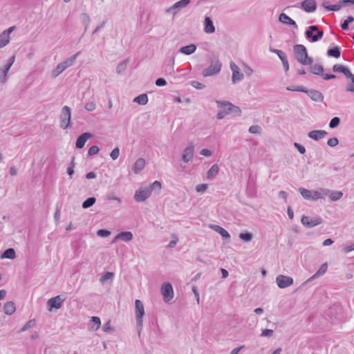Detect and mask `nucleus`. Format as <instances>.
Masks as SVG:
<instances>
[{
  "label": "nucleus",
  "instance_id": "obj_24",
  "mask_svg": "<svg viewBox=\"0 0 354 354\" xmlns=\"http://www.w3.org/2000/svg\"><path fill=\"white\" fill-rule=\"evenodd\" d=\"M3 310L4 313L8 315H12L16 310L15 304L12 301L6 302L3 306Z\"/></svg>",
  "mask_w": 354,
  "mask_h": 354
},
{
  "label": "nucleus",
  "instance_id": "obj_27",
  "mask_svg": "<svg viewBox=\"0 0 354 354\" xmlns=\"http://www.w3.org/2000/svg\"><path fill=\"white\" fill-rule=\"evenodd\" d=\"M219 167L217 164L213 165L207 172V178L209 180L214 179L218 174Z\"/></svg>",
  "mask_w": 354,
  "mask_h": 354
},
{
  "label": "nucleus",
  "instance_id": "obj_17",
  "mask_svg": "<svg viewBox=\"0 0 354 354\" xmlns=\"http://www.w3.org/2000/svg\"><path fill=\"white\" fill-rule=\"evenodd\" d=\"M327 134L328 133L324 130H313L310 131L308 136L310 138L318 141L324 138Z\"/></svg>",
  "mask_w": 354,
  "mask_h": 354
},
{
  "label": "nucleus",
  "instance_id": "obj_2",
  "mask_svg": "<svg viewBox=\"0 0 354 354\" xmlns=\"http://www.w3.org/2000/svg\"><path fill=\"white\" fill-rule=\"evenodd\" d=\"M221 63L216 57H211L209 66L203 70V75L204 77L215 75L220 73L221 69Z\"/></svg>",
  "mask_w": 354,
  "mask_h": 354
},
{
  "label": "nucleus",
  "instance_id": "obj_11",
  "mask_svg": "<svg viewBox=\"0 0 354 354\" xmlns=\"http://www.w3.org/2000/svg\"><path fill=\"white\" fill-rule=\"evenodd\" d=\"M64 300L65 299L61 298V295H57L56 297L49 299L47 301L48 310H52L53 308H60Z\"/></svg>",
  "mask_w": 354,
  "mask_h": 354
},
{
  "label": "nucleus",
  "instance_id": "obj_63",
  "mask_svg": "<svg viewBox=\"0 0 354 354\" xmlns=\"http://www.w3.org/2000/svg\"><path fill=\"white\" fill-rule=\"evenodd\" d=\"M207 189V184H201L196 186V190L197 192H203Z\"/></svg>",
  "mask_w": 354,
  "mask_h": 354
},
{
  "label": "nucleus",
  "instance_id": "obj_21",
  "mask_svg": "<svg viewBox=\"0 0 354 354\" xmlns=\"http://www.w3.org/2000/svg\"><path fill=\"white\" fill-rule=\"evenodd\" d=\"M145 165V160L144 158H138L133 165L132 169L133 172L136 174L141 171Z\"/></svg>",
  "mask_w": 354,
  "mask_h": 354
},
{
  "label": "nucleus",
  "instance_id": "obj_58",
  "mask_svg": "<svg viewBox=\"0 0 354 354\" xmlns=\"http://www.w3.org/2000/svg\"><path fill=\"white\" fill-rule=\"evenodd\" d=\"M190 84L193 87H194L196 89H203L205 87V84L197 81H192L191 82Z\"/></svg>",
  "mask_w": 354,
  "mask_h": 354
},
{
  "label": "nucleus",
  "instance_id": "obj_36",
  "mask_svg": "<svg viewBox=\"0 0 354 354\" xmlns=\"http://www.w3.org/2000/svg\"><path fill=\"white\" fill-rule=\"evenodd\" d=\"M299 192L304 198L306 200H312V191L304 187H299Z\"/></svg>",
  "mask_w": 354,
  "mask_h": 354
},
{
  "label": "nucleus",
  "instance_id": "obj_31",
  "mask_svg": "<svg viewBox=\"0 0 354 354\" xmlns=\"http://www.w3.org/2000/svg\"><path fill=\"white\" fill-rule=\"evenodd\" d=\"M79 54H80V52L77 53L74 55L67 58L64 62H61L62 64V65L64 66L65 69H66L67 68H68L69 66H72L74 64V62H75V59H77V56L79 55Z\"/></svg>",
  "mask_w": 354,
  "mask_h": 354
},
{
  "label": "nucleus",
  "instance_id": "obj_4",
  "mask_svg": "<svg viewBox=\"0 0 354 354\" xmlns=\"http://www.w3.org/2000/svg\"><path fill=\"white\" fill-rule=\"evenodd\" d=\"M60 127L63 129H67L71 123V109L68 106H64L61 110L59 115Z\"/></svg>",
  "mask_w": 354,
  "mask_h": 354
},
{
  "label": "nucleus",
  "instance_id": "obj_57",
  "mask_svg": "<svg viewBox=\"0 0 354 354\" xmlns=\"http://www.w3.org/2000/svg\"><path fill=\"white\" fill-rule=\"evenodd\" d=\"M120 154V149L118 147L114 148L110 153V156L113 160H116Z\"/></svg>",
  "mask_w": 354,
  "mask_h": 354
},
{
  "label": "nucleus",
  "instance_id": "obj_52",
  "mask_svg": "<svg viewBox=\"0 0 354 354\" xmlns=\"http://www.w3.org/2000/svg\"><path fill=\"white\" fill-rule=\"evenodd\" d=\"M97 234L101 237H107L111 234V232L108 230L100 229L97 230Z\"/></svg>",
  "mask_w": 354,
  "mask_h": 354
},
{
  "label": "nucleus",
  "instance_id": "obj_54",
  "mask_svg": "<svg viewBox=\"0 0 354 354\" xmlns=\"http://www.w3.org/2000/svg\"><path fill=\"white\" fill-rule=\"evenodd\" d=\"M84 108L88 111H93L95 109L96 104L94 102H88L85 104Z\"/></svg>",
  "mask_w": 354,
  "mask_h": 354
},
{
  "label": "nucleus",
  "instance_id": "obj_14",
  "mask_svg": "<svg viewBox=\"0 0 354 354\" xmlns=\"http://www.w3.org/2000/svg\"><path fill=\"white\" fill-rule=\"evenodd\" d=\"M300 8L306 12H313L317 9L315 0H304L300 4Z\"/></svg>",
  "mask_w": 354,
  "mask_h": 354
},
{
  "label": "nucleus",
  "instance_id": "obj_64",
  "mask_svg": "<svg viewBox=\"0 0 354 354\" xmlns=\"http://www.w3.org/2000/svg\"><path fill=\"white\" fill-rule=\"evenodd\" d=\"M347 78L351 79L354 75L351 72V71L346 66L344 72L342 73Z\"/></svg>",
  "mask_w": 354,
  "mask_h": 354
},
{
  "label": "nucleus",
  "instance_id": "obj_23",
  "mask_svg": "<svg viewBox=\"0 0 354 354\" xmlns=\"http://www.w3.org/2000/svg\"><path fill=\"white\" fill-rule=\"evenodd\" d=\"M210 228L218 233L222 237L225 239H230V234L223 227L218 225H210Z\"/></svg>",
  "mask_w": 354,
  "mask_h": 354
},
{
  "label": "nucleus",
  "instance_id": "obj_5",
  "mask_svg": "<svg viewBox=\"0 0 354 354\" xmlns=\"http://www.w3.org/2000/svg\"><path fill=\"white\" fill-rule=\"evenodd\" d=\"M322 222L323 219L319 216L310 218L309 216L304 215L301 219V224L308 228L313 227L316 225L322 223Z\"/></svg>",
  "mask_w": 354,
  "mask_h": 354
},
{
  "label": "nucleus",
  "instance_id": "obj_26",
  "mask_svg": "<svg viewBox=\"0 0 354 354\" xmlns=\"http://www.w3.org/2000/svg\"><path fill=\"white\" fill-rule=\"evenodd\" d=\"M91 323L88 326V329L90 330L95 331L100 328V326L101 325V321H100V317H95V316L92 317L91 319Z\"/></svg>",
  "mask_w": 354,
  "mask_h": 354
},
{
  "label": "nucleus",
  "instance_id": "obj_51",
  "mask_svg": "<svg viewBox=\"0 0 354 354\" xmlns=\"http://www.w3.org/2000/svg\"><path fill=\"white\" fill-rule=\"evenodd\" d=\"M342 4L340 3L339 4L330 5L328 6H325V8L328 11H338L341 9Z\"/></svg>",
  "mask_w": 354,
  "mask_h": 354
},
{
  "label": "nucleus",
  "instance_id": "obj_37",
  "mask_svg": "<svg viewBox=\"0 0 354 354\" xmlns=\"http://www.w3.org/2000/svg\"><path fill=\"white\" fill-rule=\"evenodd\" d=\"M96 202V198L93 196L88 197L86 198L83 203H82V208L83 209H88L93 206Z\"/></svg>",
  "mask_w": 354,
  "mask_h": 354
},
{
  "label": "nucleus",
  "instance_id": "obj_38",
  "mask_svg": "<svg viewBox=\"0 0 354 354\" xmlns=\"http://www.w3.org/2000/svg\"><path fill=\"white\" fill-rule=\"evenodd\" d=\"M244 77L243 73L240 72V70L233 73L232 76V82L233 84H236L241 82Z\"/></svg>",
  "mask_w": 354,
  "mask_h": 354
},
{
  "label": "nucleus",
  "instance_id": "obj_6",
  "mask_svg": "<svg viewBox=\"0 0 354 354\" xmlns=\"http://www.w3.org/2000/svg\"><path fill=\"white\" fill-rule=\"evenodd\" d=\"M189 3L190 0H180L177 1L174 5L168 8L166 10V12L175 16L181 9L187 6Z\"/></svg>",
  "mask_w": 354,
  "mask_h": 354
},
{
  "label": "nucleus",
  "instance_id": "obj_34",
  "mask_svg": "<svg viewBox=\"0 0 354 354\" xmlns=\"http://www.w3.org/2000/svg\"><path fill=\"white\" fill-rule=\"evenodd\" d=\"M133 102L140 105H145L148 102V96L146 93L140 94L133 99Z\"/></svg>",
  "mask_w": 354,
  "mask_h": 354
},
{
  "label": "nucleus",
  "instance_id": "obj_10",
  "mask_svg": "<svg viewBox=\"0 0 354 354\" xmlns=\"http://www.w3.org/2000/svg\"><path fill=\"white\" fill-rule=\"evenodd\" d=\"M151 196V190L147 187L140 188L137 190L134 195V199L137 202H143L147 200Z\"/></svg>",
  "mask_w": 354,
  "mask_h": 354
},
{
  "label": "nucleus",
  "instance_id": "obj_47",
  "mask_svg": "<svg viewBox=\"0 0 354 354\" xmlns=\"http://www.w3.org/2000/svg\"><path fill=\"white\" fill-rule=\"evenodd\" d=\"M261 128L259 125H252L250 127L248 131L252 134L260 133Z\"/></svg>",
  "mask_w": 354,
  "mask_h": 354
},
{
  "label": "nucleus",
  "instance_id": "obj_22",
  "mask_svg": "<svg viewBox=\"0 0 354 354\" xmlns=\"http://www.w3.org/2000/svg\"><path fill=\"white\" fill-rule=\"evenodd\" d=\"M205 28L204 31L206 33H213L215 32V27L214 26L212 20L209 17H205Z\"/></svg>",
  "mask_w": 354,
  "mask_h": 354
},
{
  "label": "nucleus",
  "instance_id": "obj_9",
  "mask_svg": "<svg viewBox=\"0 0 354 354\" xmlns=\"http://www.w3.org/2000/svg\"><path fill=\"white\" fill-rule=\"evenodd\" d=\"M276 283L280 288H286L293 283V279L285 275H279L276 278Z\"/></svg>",
  "mask_w": 354,
  "mask_h": 354
},
{
  "label": "nucleus",
  "instance_id": "obj_3",
  "mask_svg": "<svg viewBox=\"0 0 354 354\" xmlns=\"http://www.w3.org/2000/svg\"><path fill=\"white\" fill-rule=\"evenodd\" d=\"M136 324L138 335H140L142 328L143 316L145 315V308L142 302L140 299L135 301Z\"/></svg>",
  "mask_w": 354,
  "mask_h": 354
},
{
  "label": "nucleus",
  "instance_id": "obj_28",
  "mask_svg": "<svg viewBox=\"0 0 354 354\" xmlns=\"http://www.w3.org/2000/svg\"><path fill=\"white\" fill-rule=\"evenodd\" d=\"M310 72L317 75H323L324 69L322 65L315 64L310 67Z\"/></svg>",
  "mask_w": 354,
  "mask_h": 354
},
{
  "label": "nucleus",
  "instance_id": "obj_53",
  "mask_svg": "<svg viewBox=\"0 0 354 354\" xmlns=\"http://www.w3.org/2000/svg\"><path fill=\"white\" fill-rule=\"evenodd\" d=\"M346 68L345 66L342 64H335L333 66V71L335 73H343L344 71V68Z\"/></svg>",
  "mask_w": 354,
  "mask_h": 354
},
{
  "label": "nucleus",
  "instance_id": "obj_35",
  "mask_svg": "<svg viewBox=\"0 0 354 354\" xmlns=\"http://www.w3.org/2000/svg\"><path fill=\"white\" fill-rule=\"evenodd\" d=\"M129 62V59H126L124 61L121 62L118 64V65L116 67V72L118 74H121L122 72H124L127 69V64Z\"/></svg>",
  "mask_w": 354,
  "mask_h": 354
},
{
  "label": "nucleus",
  "instance_id": "obj_41",
  "mask_svg": "<svg viewBox=\"0 0 354 354\" xmlns=\"http://www.w3.org/2000/svg\"><path fill=\"white\" fill-rule=\"evenodd\" d=\"M10 41V37L6 36L3 32L0 34V48L6 46Z\"/></svg>",
  "mask_w": 354,
  "mask_h": 354
},
{
  "label": "nucleus",
  "instance_id": "obj_1",
  "mask_svg": "<svg viewBox=\"0 0 354 354\" xmlns=\"http://www.w3.org/2000/svg\"><path fill=\"white\" fill-rule=\"evenodd\" d=\"M306 38L310 42H317L324 36V32L316 25L310 26L305 31Z\"/></svg>",
  "mask_w": 354,
  "mask_h": 354
},
{
  "label": "nucleus",
  "instance_id": "obj_46",
  "mask_svg": "<svg viewBox=\"0 0 354 354\" xmlns=\"http://www.w3.org/2000/svg\"><path fill=\"white\" fill-rule=\"evenodd\" d=\"M161 183L158 181V180H156L154 181L151 185L149 187H147L148 189L151 190V193L152 192L153 190H160L161 189Z\"/></svg>",
  "mask_w": 354,
  "mask_h": 354
},
{
  "label": "nucleus",
  "instance_id": "obj_45",
  "mask_svg": "<svg viewBox=\"0 0 354 354\" xmlns=\"http://www.w3.org/2000/svg\"><path fill=\"white\" fill-rule=\"evenodd\" d=\"M340 118L339 117L333 118L329 122V127L330 129H335L339 125Z\"/></svg>",
  "mask_w": 354,
  "mask_h": 354
},
{
  "label": "nucleus",
  "instance_id": "obj_8",
  "mask_svg": "<svg viewBox=\"0 0 354 354\" xmlns=\"http://www.w3.org/2000/svg\"><path fill=\"white\" fill-rule=\"evenodd\" d=\"M161 292L165 302H169L174 297V290L169 282H165L161 287Z\"/></svg>",
  "mask_w": 354,
  "mask_h": 354
},
{
  "label": "nucleus",
  "instance_id": "obj_7",
  "mask_svg": "<svg viewBox=\"0 0 354 354\" xmlns=\"http://www.w3.org/2000/svg\"><path fill=\"white\" fill-rule=\"evenodd\" d=\"M216 103L218 109H223L226 106H229V110L232 111V113H233L236 117H240L241 115V110L240 107L232 104L230 102L217 100Z\"/></svg>",
  "mask_w": 354,
  "mask_h": 354
},
{
  "label": "nucleus",
  "instance_id": "obj_33",
  "mask_svg": "<svg viewBox=\"0 0 354 354\" xmlns=\"http://www.w3.org/2000/svg\"><path fill=\"white\" fill-rule=\"evenodd\" d=\"M327 196L329 197L331 201L335 202L339 200L342 197L343 193L340 191H333L330 189V192Z\"/></svg>",
  "mask_w": 354,
  "mask_h": 354
},
{
  "label": "nucleus",
  "instance_id": "obj_40",
  "mask_svg": "<svg viewBox=\"0 0 354 354\" xmlns=\"http://www.w3.org/2000/svg\"><path fill=\"white\" fill-rule=\"evenodd\" d=\"M10 69H8L6 66H3L0 71V82L5 83L7 80V74Z\"/></svg>",
  "mask_w": 354,
  "mask_h": 354
},
{
  "label": "nucleus",
  "instance_id": "obj_30",
  "mask_svg": "<svg viewBox=\"0 0 354 354\" xmlns=\"http://www.w3.org/2000/svg\"><path fill=\"white\" fill-rule=\"evenodd\" d=\"M327 55L328 57H335V58L339 57L340 55H341V50H340L339 47L336 46H334L332 48H329L327 50Z\"/></svg>",
  "mask_w": 354,
  "mask_h": 354
},
{
  "label": "nucleus",
  "instance_id": "obj_25",
  "mask_svg": "<svg viewBox=\"0 0 354 354\" xmlns=\"http://www.w3.org/2000/svg\"><path fill=\"white\" fill-rule=\"evenodd\" d=\"M196 46L195 44H192L190 45H187V46L181 47L179 49V52L183 54L189 55L193 54L196 51Z\"/></svg>",
  "mask_w": 354,
  "mask_h": 354
},
{
  "label": "nucleus",
  "instance_id": "obj_39",
  "mask_svg": "<svg viewBox=\"0 0 354 354\" xmlns=\"http://www.w3.org/2000/svg\"><path fill=\"white\" fill-rule=\"evenodd\" d=\"M65 70L64 66L62 63H59L55 69L52 71L53 77H57Z\"/></svg>",
  "mask_w": 354,
  "mask_h": 354
},
{
  "label": "nucleus",
  "instance_id": "obj_12",
  "mask_svg": "<svg viewBox=\"0 0 354 354\" xmlns=\"http://www.w3.org/2000/svg\"><path fill=\"white\" fill-rule=\"evenodd\" d=\"M93 137V134L89 132H84L82 133L77 138L75 147L78 149H82L84 147L86 142Z\"/></svg>",
  "mask_w": 354,
  "mask_h": 354
},
{
  "label": "nucleus",
  "instance_id": "obj_32",
  "mask_svg": "<svg viewBox=\"0 0 354 354\" xmlns=\"http://www.w3.org/2000/svg\"><path fill=\"white\" fill-rule=\"evenodd\" d=\"M327 268H328L327 263H323L320 266L319 270L317 271V272L314 275H313L308 281H310V280L314 279L321 275H323L327 271Z\"/></svg>",
  "mask_w": 354,
  "mask_h": 354
},
{
  "label": "nucleus",
  "instance_id": "obj_16",
  "mask_svg": "<svg viewBox=\"0 0 354 354\" xmlns=\"http://www.w3.org/2000/svg\"><path fill=\"white\" fill-rule=\"evenodd\" d=\"M330 189L327 188H319L317 190L312 191V201H317L323 198L328 195Z\"/></svg>",
  "mask_w": 354,
  "mask_h": 354
},
{
  "label": "nucleus",
  "instance_id": "obj_43",
  "mask_svg": "<svg viewBox=\"0 0 354 354\" xmlns=\"http://www.w3.org/2000/svg\"><path fill=\"white\" fill-rule=\"evenodd\" d=\"M35 325V322L34 319H30L28 321L25 325L20 329V332H24L26 330H28L32 327H34Z\"/></svg>",
  "mask_w": 354,
  "mask_h": 354
},
{
  "label": "nucleus",
  "instance_id": "obj_48",
  "mask_svg": "<svg viewBox=\"0 0 354 354\" xmlns=\"http://www.w3.org/2000/svg\"><path fill=\"white\" fill-rule=\"evenodd\" d=\"M99 151L100 148L96 145H93L88 149V156H92L96 155L97 153H98Z\"/></svg>",
  "mask_w": 354,
  "mask_h": 354
},
{
  "label": "nucleus",
  "instance_id": "obj_19",
  "mask_svg": "<svg viewBox=\"0 0 354 354\" xmlns=\"http://www.w3.org/2000/svg\"><path fill=\"white\" fill-rule=\"evenodd\" d=\"M132 239L133 234L131 232H122L115 236L114 240L113 241V243H114L117 240H122L123 241L127 242L131 241Z\"/></svg>",
  "mask_w": 354,
  "mask_h": 354
},
{
  "label": "nucleus",
  "instance_id": "obj_20",
  "mask_svg": "<svg viewBox=\"0 0 354 354\" xmlns=\"http://www.w3.org/2000/svg\"><path fill=\"white\" fill-rule=\"evenodd\" d=\"M279 21L281 23L292 26L295 28H297L296 22L285 13H281L279 15Z\"/></svg>",
  "mask_w": 354,
  "mask_h": 354
},
{
  "label": "nucleus",
  "instance_id": "obj_18",
  "mask_svg": "<svg viewBox=\"0 0 354 354\" xmlns=\"http://www.w3.org/2000/svg\"><path fill=\"white\" fill-rule=\"evenodd\" d=\"M307 95L312 100H313L315 102H323V100H324V95L319 91L314 90V89H310L307 92Z\"/></svg>",
  "mask_w": 354,
  "mask_h": 354
},
{
  "label": "nucleus",
  "instance_id": "obj_13",
  "mask_svg": "<svg viewBox=\"0 0 354 354\" xmlns=\"http://www.w3.org/2000/svg\"><path fill=\"white\" fill-rule=\"evenodd\" d=\"M294 52L295 54L296 59L300 63V60L304 59V57L307 56V49L302 44H296L294 46Z\"/></svg>",
  "mask_w": 354,
  "mask_h": 354
},
{
  "label": "nucleus",
  "instance_id": "obj_50",
  "mask_svg": "<svg viewBox=\"0 0 354 354\" xmlns=\"http://www.w3.org/2000/svg\"><path fill=\"white\" fill-rule=\"evenodd\" d=\"M102 330L106 333H112L115 330L114 328L111 326V321H108L102 327Z\"/></svg>",
  "mask_w": 354,
  "mask_h": 354
},
{
  "label": "nucleus",
  "instance_id": "obj_44",
  "mask_svg": "<svg viewBox=\"0 0 354 354\" xmlns=\"http://www.w3.org/2000/svg\"><path fill=\"white\" fill-rule=\"evenodd\" d=\"M279 58L282 62L284 70L288 71L289 70V63L286 53H283V55H281V57H279Z\"/></svg>",
  "mask_w": 354,
  "mask_h": 354
},
{
  "label": "nucleus",
  "instance_id": "obj_15",
  "mask_svg": "<svg viewBox=\"0 0 354 354\" xmlns=\"http://www.w3.org/2000/svg\"><path fill=\"white\" fill-rule=\"evenodd\" d=\"M194 152V147L192 143H190L188 147H187L182 154V160L188 163L189 161L192 160Z\"/></svg>",
  "mask_w": 354,
  "mask_h": 354
},
{
  "label": "nucleus",
  "instance_id": "obj_60",
  "mask_svg": "<svg viewBox=\"0 0 354 354\" xmlns=\"http://www.w3.org/2000/svg\"><path fill=\"white\" fill-rule=\"evenodd\" d=\"M113 277V273L110 272H106L103 276L100 278L101 282H104L105 281L112 278Z\"/></svg>",
  "mask_w": 354,
  "mask_h": 354
},
{
  "label": "nucleus",
  "instance_id": "obj_42",
  "mask_svg": "<svg viewBox=\"0 0 354 354\" xmlns=\"http://www.w3.org/2000/svg\"><path fill=\"white\" fill-rule=\"evenodd\" d=\"M253 235L250 232H242L239 234V238L245 242L250 241L252 239Z\"/></svg>",
  "mask_w": 354,
  "mask_h": 354
},
{
  "label": "nucleus",
  "instance_id": "obj_62",
  "mask_svg": "<svg viewBox=\"0 0 354 354\" xmlns=\"http://www.w3.org/2000/svg\"><path fill=\"white\" fill-rule=\"evenodd\" d=\"M167 84L166 80L162 77H159L156 80V85L158 86H164Z\"/></svg>",
  "mask_w": 354,
  "mask_h": 354
},
{
  "label": "nucleus",
  "instance_id": "obj_55",
  "mask_svg": "<svg viewBox=\"0 0 354 354\" xmlns=\"http://www.w3.org/2000/svg\"><path fill=\"white\" fill-rule=\"evenodd\" d=\"M313 59L312 57H308L307 55L306 57H304V59L300 60V64L303 65H311L313 64Z\"/></svg>",
  "mask_w": 354,
  "mask_h": 354
},
{
  "label": "nucleus",
  "instance_id": "obj_61",
  "mask_svg": "<svg viewBox=\"0 0 354 354\" xmlns=\"http://www.w3.org/2000/svg\"><path fill=\"white\" fill-rule=\"evenodd\" d=\"M294 146L301 154H304L306 153V148L303 145L297 142H295Z\"/></svg>",
  "mask_w": 354,
  "mask_h": 354
},
{
  "label": "nucleus",
  "instance_id": "obj_59",
  "mask_svg": "<svg viewBox=\"0 0 354 354\" xmlns=\"http://www.w3.org/2000/svg\"><path fill=\"white\" fill-rule=\"evenodd\" d=\"M273 333L274 331L272 329H264L262 330L261 336L270 337L273 335Z\"/></svg>",
  "mask_w": 354,
  "mask_h": 354
},
{
  "label": "nucleus",
  "instance_id": "obj_29",
  "mask_svg": "<svg viewBox=\"0 0 354 354\" xmlns=\"http://www.w3.org/2000/svg\"><path fill=\"white\" fill-rule=\"evenodd\" d=\"M16 257V253L13 248L6 249L1 254V259H14Z\"/></svg>",
  "mask_w": 354,
  "mask_h": 354
},
{
  "label": "nucleus",
  "instance_id": "obj_56",
  "mask_svg": "<svg viewBox=\"0 0 354 354\" xmlns=\"http://www.w3.org/2000/svg\"><path fill=\"white\" fill-rule=\"evenodd\" d=\"M339 143V140L337 138H332L328 140L327 145L331 147L337 146Z\"/></svg>",
  "mask_w": 354,
  "mask_h": 354
},
{
  "label": "nucleus",
  "instance_id": "obj_49",
  "mask_svg": "<svg viewBox=\"0 0 354 354\" xmlns=\"http://www.w3.org/2000/svg\"><path fill=\"white\" fill-rule=\"evenodd\" d=\"M80 20H81L82 24H90V21H91L89 15L85 12L82 13L80 15Z\"/></svg>",
  "mask_w": 354,
  "mask_h": 354
}]
</instances>
